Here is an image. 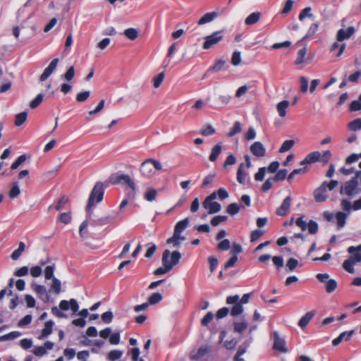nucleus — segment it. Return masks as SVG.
<instances>
[{
    "mask_svg": "<svg viewBox=\"0 0 361 361\" xmlns=\"http://www.w3.org/2000/svg\"><path fill=\"white\" fill-rule=\"evenodd\" d=\"M348 252L350 254V256L344 261L343 267L348 272L353 274L355 271L354 264L361 262V245L356 247H349Z\"/></svg>",
    "mask_w": 361,
    "mask_h": 361,
    "instance_id": "f257e3e1",
    "label": "nucleus"
},
{
    "mask_svg": "<svg viewBox=\"0 0 361 361\" xmlns=\"http://www.w3.org/2000/svg\"><path fill=\"white\" fill-rule=\"evenodd\" d=\"M162 170L161 163L154 159H147L140 165V171L145 178H150L154 176L157 171Z\"/></svg>",
    "mask_w": 361,
    "mask_h": 361,
    "instance_id": "f03ea898",
    "label": "nucleus"
},
{
    "mask_svg": "<svg viewBox=\"0 0 361 361\" xmlns=\"http://www.w3.org/2000/svg\"><path fill=\"white\" fill-rule=\"evenodd\" d=\"M104 194V184L102 182L96 183L89 196L88 202L86 207V211L87 213L91 212V209L95 203H99L102 201Z\"/></svg>",
    "mask_w": 361,
    "mask_h": 361,
    "instance_id": "7ed1b4c3",
    "label": "nucleus"
},
{
    "mask_svg": "<svg viewBox=\"0 0 361 361\" xmlns=\"http://www.w3.org/2000/svg\"><path fill=\"white\" fill-rule=\"evenodd\" d=\"M361 174V171H358L356 172V176L353 177L351 180L345 182L340 190V193L341 195H346L349 197H351L357 193V188L358 185L357 178Z\"/></svg>",
    "mask_w": 361,
    "mask_h": 361,
    "instance_id": "20e7f679",
    "label": "nucleus"
},
{
    "mask_svg": "<svg viewBox=\"0 0 361 361\" xmlns=\"http://www.w3.org/2000/svg\"><path fill=\"white\" fill-rule=\"evenodd\" d=\"M216 198V192H213L209 196H207L202 202V206L204 209H208L209 214H215L221 211V204L214 201Z\"/></svg>",
    "mask_w": 361,
    "mask_h": 361,
    "instance_id": "39448f33",
    "label": "nucleus"
},
{
    "mask_svg": "<svg viewBox=\"0 0 361 361\" xmlns=\"http://www.w3.org/2000/svg\"><path fill=\"white\" fill-rule=\"evenodd\" d=\"M223 32L224 30H218L212 32L208 36H206L202 44V48L204 49H209L220 42L224 38Z\"/></svg>",
    "mask_w": 361,
    "mask_h": 361,
    "instance_id": "423d86ee",
    "label": "nucleus"
},
{
    "mask_svg": "<svg viewBox=\"0 0 361 361\" xmlns=\"http://www.w3.org/2000/svg\"><path fill=\"white\" fill-rule=\"evenodd\" d=\"M111 182L114 185L125 184L128 185L135 193L136 190L135 183L128 174H115L111 178Z\"/></svg>",
    "mask_w": 361,
    "mask_h": 361,
    "instance_id": "0eeeda50",
    "label": "nucleus"
},
{
    "mask_svg": "<svg viewBox=\"0 0 361 361\" xmlns=\"http://www.w3.org/2000/svg\"><path fill=\"white\" fill-rule=\"evenodd\" d=\"M329 275L326 273H319L316 275V278L319 282L325 283V290L327 293H333L338 286L336 281L333 279H329Z\"/></svg>",
    "mask_w": 361,
    "mask_h": 361,
    "instance_id": "6e6552de",
    "label": "nucleus"
},
{
    "mask_svg": "<svg viewBox=\"0 0 361 361\" xmlns=\"http://www.w3.org/2000/svg\"><path fill=\"white\" fill-rule=\"evenodd\" d=\"M59 62L58 58L54 59L48 65V66L44 70L42 74L39 77V81H45L56 70Z\"/></svg>",
    "mask_w": 361,
    "mask_h": 361,
    "instance_id": "1a4fd4ad",
    "label": "nucleus"
},
{
    "mask_svg": "<svg viewBox=\"0 0 361 361\" xmlns=\"http://www.w3.org/2000/svg\"><path fill=\"white\" fill-rule=\"evenodd\" d=\"M274 336V344L273 348L276 350H278L283 353H286L288 352V348L286 346L285 340L282 338L279 337V335L277 331H274L273 334Z\"/></svg>",
    "mask_w": 361,
    "mask_h": 361,
    "instance_id": "9d476101",
    "label": "nucleus"
},
{
    "mask_svg": "<svg viewBox=\"0 0 361 361\" xmlns=\"http://www.w3.org/2000/svg\"><path fill=\"white\" fill-rule=\"evenodd\" d=\"M355 33V28L353 26L348 27L346 30L340 29L336 34V39L338 42H343L350 39Z\"/></svg>",
    "mask_w": 361,
    "mask_h": 361,
    "instance_id": "9b49d317",
    "label": "nucleus"
},
{
    "mask_svg": "<svg viewBox=\"0 0 361 361\" xmlns=\"http://www.w3.org/2000/svg\"><path fill=\"white\" fill-rule=\"evenodd\" d=\"M59 308L61 310L66 311L69 308L73 311V313H75L79 310V305L75 299H71L69 301L66 300H62L59 302Z\"/></svg>",
    "mask_w": 361,
    "mask_h": 361,
    "instance_id": "f8f14e48",
    "label": "nucleus"
},
{
    "mask_svg": "<svg viewBox=\"0 0 361 361\" xmlns=\"http://www.w3.org/2000/svg\"><path fill=\"white\" fill-rule=\"evenodd\" d=\"M32 290L36 293L38 297L44 302H48L50 300V296L43 285L34 284L32 286Z\"/></svg>",
    "mask_w": 361,
    "mask_h": 361,
    "instance_id": "ddd939ff",
    "label": "nucleus"
},
{
    "mask_svg": "<svg viewBox=\"0 0 361 361\" xmlns=\"http://www.w3.org/2000/svg\"><path fill=\"white\" fill-rule=\"evenodd\" d=\"M326 183H322L319 188H317L313 192L314 200L317 202H323L326 201L327 198V189L324 185Z\"/></svg>",
    "mask_w": 361,
    "mask_h": 361,
    "instance_id": "4468645a",
    "label": "nucleus"
},
{
    "mask_svg": "<svg viewBox=\"0 0 361 361\" xmlns=\"http://www.w3.org/2000/svg\"><path fill=\"white\" fill-rule=\"evenodd\" d=\"M290 204L291 197L288 196L283 200L281 205L277 208L276 214L279 216H286L290 210Z\"/></svg>",
    "mask_w": 361,
    "mask_h": 361,
    "instance_id": "2eb2a0df",
    "label": "nucleus"
},
{
    "mask_svg": "<svg viewBox=\"0 0 361 361\" xmlns=\"http://www.w3.org/2000/svg\"><path fill=\"white\" fill-rule=\"evenodd\" d=\"M54 343L51 341H47L44 343L43 346H36L33 349V353L38 357H42L47 354V350H52L54 348Z\"/></svg>",
    "mask_w": 361,
    "mask_h": 361,
    "instance_id": "dca6fc26",
    "label": "nucleus"
},
{
    "mask_svg": "<svg viewBox=\"0 0 361 361\" xmlns=\"http://www.w3.org/2000/svg\"><path fill=\"white\" fill-rule=\"evenodd\" d=\"M251 153L257 157H263L266 155V149L262 142L257 141L250 146Z\"/></svg>",
    "mask_w": 361,
    "mask_h": 361,
    "instance_id": "f3484780",
    "label": "nucleus"
},
{
    "mask_svg": "<svg viewBox=\"0 0 361 361\" xmlns=\"http://www.w3.org/2000/svg\"><path fill=\"white\" fill-rule=\"evenodd\" d=\"M169 250H164L162 255V264L163 267H159L154 271V274L157 276L164 274L171 270V265H168L167 263V255Z\"/></svg>",
    "mask_w": 361,
    "mask_h": 361,
    "instance_id": "a211bd4d",
    "label": "nucleus"
},
{
    "mask_svg": "<svg viewBox=\"0 0 361 361\" xmlns=\"http://www.w3.org/2000/svg\"><path fill=\"white\" fill-rule=\"evenodd\" d=\"M321 153L319 151H314L308 154L305 158L300 162V165L303 166L308 164H312L319 161Z\"/></svg>",
    "mask_w": 361,
    "mask_h": 361,
    "instance_id": "6ab92c4d",
    "label": "nucleus"
},
{
    "mask_svg": "<svg viewBox=\"0 0 361 361\" xmlns=\"http://www.w3.org/2000/svg\"><path fill=\"white\" fill-rule=\"evenodd\" d=\"M219 16L216 11L209 12L203 15L197 21L198 25H203L204 24L211 23Z\"/></svg>",
    "mask_w": 361,
    "mask_h": 361,
    "instance_id": "aec40b11",
    "label": "nucleus"
},
{
    "mask_svg": "<svg viewBox=\"0 0 361 361\" xmlns=\"http://www.w3.org/2000/svg\"><path fill=\"white\" fill-rule=\"evenodd\" d=\"M181 258V254L178 251H173L170 252L169 250V253L167 255V264L171 265V269L176 264H178Z\"/></svg>",
    "mask_w": 361,
    "mask_h": 361,
    "instance_id": "412c9836",
    "label": "nucleus"
},
{
    "mask_svg": "<svg viewBox=\"0 0 361 361\" xmlns=\"http://www.w3.org/2000/svg\"><path fill=\"white\" fill-rule=\"evenodd\" d=\"M209 351V348L207 345L201 346L197 351L192 352L190 355L191 360H198L204 357Z\"/></svg>",
    "mask_w": 361,
    "mask_h": 361,
    "instance_id": "4be33fe9",
    "label": "nucleus"
},
{
    "mask_svg": "<svg viewBox=\"0 0 361 361\" xmlns=\"http://www.w3.org/2000/svg\"><path fill=\"white\" fill-rule=\"evenodd\" d=\"M115 216H106L101 218H98L92 220L91 222V225L92 226H103L108 224H109L114 219Z\"/></svg>",
    "mask_w": 361,
    "mask_h": 361,
    "instance_id": "5701e85b",
    "label": "nucleus"
},
{
    "mask_svg": "<svg viewBox=\"0 0 361 361\" xmlns=\"http://www.w3.org/2000/svg\"><path fill=\"white\" fill-rule=\"evenodd\" d=\"M54 322L52 320H49L45 322L44 327L42 330L41 335L39 336V339H43L49 336L53 330Z\"/></svg>",
    "mask_w": 361,
    "mask_h": 361,
    "instance_id": "b1692460",
    "label": "nucleus"
},
{
    "mask_svg": "<svg viewBox=\"0 0 361 361\" xmlns=\"http://www.w3.org/2000/svg\"><path fill=\"white\" fill-rule=\"evenodd\" d=\"M315 314L314 311L307 312L304 316H302L298 322V326L303 329L309 324Z\"/></svg>",
    "mask_w": 361,
    "mask_h": 361,
    "instance_id": "393cba45",
    "label": "nucleus"
},
{
    "mask_svg": "<svg viewBox=\"0 0 361 361\" xmlns=\"http://www.w3.org/2000/svg\"><path fill=\"white\" fill-rule=\"evenodd\" d=\"M222 151L221 143H218L212 148L211 154L209 157V159L212 162H214L220 155Z\"/></svg>",
    "mask_w": 361,
    "mask_h": 361,
    "instance_id": "a878e982",
    "label": "nucleus"
},
{
    "mask_svg": "<svg viewBox=\"0 0 361 361\" xmlns=\"http://www.w3.org/2000/svg\"><path fill=\"white\" fill-rule=\"evenodd\" d=\"M184 240L185 238L181 236V233L180 232H179V231H178L176 230H174V233H173V236L167 239L166 243L171 244L173 242H175V245H173V247H179V246H180L179 240Z\"/></svg>",
    "mask_w": 361,
    "mask_h": 361,
    "instance_id": "bb28decb",
    "label": "nucleus"
},
{
    "mask_svg": "<svg viewBox=\"0 0 361 361\" xmlns=\"http://www.w3.org/2000/svg\"><path fill=\"white\" fill-rule=\"evenodd\" d=\"M336 219L337 221V228L341 229L345 225L347 214L343 212H338L336 214Z\"/></svg>",
    "mask_w": 361,
    "mask_h": 361,
    "instance_id": "cd10ccee",
    "label": "nucleus"
},
{
    "mask_svg": "<svg viewBox=\"0 0 361 361\" xmlns=\"http://www.w3.org/2000/svg\"><path fill=\"white\" fill-rule=\"evenodd\" d=\"M261 13L259 12H254L250 14L245 20L247 25H252L257 23L260 19Z\"/></svg>",
    "mask_w": 361,
    "mask_h": 361,
    "instance_id": "c85d7f7f",
    "label": "nucleus"
},
{
    "mask_svg": "<svg viewBox=\"0 0 361 361\" xmlns=\"http://www.w3.org/2000/svg\"><path fill=\"white\" fill-rule=\"evenodd\" d=\"M289 106L288 100H283L276 105V109L281 117H285L286 115V109Z\"/></svg>",
    "mask_w": 361,
    "mask_h": 361,
    "instance_id": "c756f323",
    "label": "nucleus"
},
{
    "mask_svg": "<svg viewBox=\"0 0 361 361\" xmlns=\"http://www.w3.org/2000/svg\"><path fill=\"white\" fill-rule=\"evenodd\" d=\"M68 202V197L66 195H63L58 200L55 206L51 204L49 206L48 209L50 210L52 208H54L57 211H60L63 209L65 204Z\"/></svg>",
    "mask_w": 361,
    "mask_h": 361,
    "instance_id": "7c9ffc66",
    "label": "nucleus"
},
{
    "mask_svg": "<svg viewBox=\"0 0 361 361\" xmlns=\"http://www.w3.org/2000/svg\"><path fill=\"white\" fill-rule=\"evenodd\" d=\"M61 288V283L60 280L56 278L52 279L51 286L49 290V293H54L56 295L59 294Z\"/></svg>",
    "mask_w": 361,
    "mask_h": 361,
    "instance_id": "2f4dec72",
    "label": "nucleus"
},
{
    "mask_svg": "<svg viewBox=\"0 0 361 361\" xmlns=\"http://www.w3.org/2000/svg\"><path fill=\"white\" fill-rule=\"evenodd\" d=\"M25 245L23 242H20L18 248L15 250L11 254V258L13 260H17L21 256L23 252L25 251Z\"/></svg>",
    "mask_w": 361,
    "mask_h": 361,
    "instance_id": "473e14b6",
    "label": "nucleus"
},
{
    "mask_svg": "<svg viewBox=\"0 0 361 361\" xmlns=\"http://www.w3.org/2000/svg\"><path fill=\"white\" fill-rule=\"evenodd\" d=\"M123 35L130 40H135L138 37V31L135 28H128L123 32Z\"/></svg>",
    "mask_w": 361,
    "mask_h": 361,
    "instance_id": "72a5a7b5",
    "label": "nucleus"
},
{
    "mask_svg": "<svg viewBox=\"0 0 361 361\" xmlns=\"http://www.w3.org/2000/svg\"><path fill=\"white\" fill-rule=\"evenodd\" d=\"M295 145V141L293 140H285L281 145V147L279 149V153H284L286 152L289 151Z\"/></svg>",
    "mask_w": 361,
    "mask_h": 361,
    "instance_id": "f704fd0d",
    "label": "nucleus"
},
{
    "mask_svg": "<svg viewBox=\"0 0 361 361\" xmlns=\"http://www.w3.org/2000/svg\"><path fill=\"white\" fill-rule=\"evenodd\" d=\"M318 29H319V23H312L308 28L307 33L304 36L302 39H305L310 38V37H313L316 34V32L318 31Z\"/></svg>",
    "mask_w": 361,
    "mask_h": 361,
    "instance_id": "c9c22d12",
    "label": "nucleus"
},
{
    "mask_svg": "<svg viewBox=\"0 0 361 361\" xmlns=\"http://www.w3.org/2000/svg\"><path fill=\"white\" fill-rule=\"evenodd\" d=\"M21 336V333L18 331H11L8 334L0 336V341H11Z\"/></svg>",
    "mask_w": 361,
    "mask_h": 361,
    "instance_id": "e433bc0d",
    "label": "nucleus"
},
{
    "mask_svg": "<svg viewBox=\"0 0 361 361\" xmlns=\"http://www.w3.org/2000/svg\"><path fill=\"white\" fill-rule=\"evenodd\" d=\"M27 114L25 111L20 112L16 115L15 125L16 126H22L27 120Z\"/></svg>",
    "mask_w": 361,
    "mask_h": 361,
    "instance_id": "4c0bfd02",
    "label": "nucleus"
},
{
    "mask_svg": "<svg viewBox=\"0 0 361 361\" xmlns=\"http://www.w3.org/2000/svg\"><path fill=\"white\" fill-rule=\"evenodd\" d=\"M123 351L119 350H112L107 354V359L110 361H116L121 357Z\"/></svg>",
    "mask_w": 361,
    "mask_h": 361,
    "instance_id": "58836bf2",
    "label": "nucleus"
},
{
    "mask_svg": "<svg viewBox=\"0 0 361 361\" xmlns=\"http://www.w3.org/2000/svg\"><path fill=\"white\" fill-rule=\"evenodd\" d=\"M157 195V191L154 188H149L144 194V198L148 202L155 200Z\"/></svg>",
    "mask_w": 361,
    "mask_h": 361,
    "instance_id": "ea45409f",
    "label": "nucleus"
},
{
    "mask_svg": "<svg viewBox=\"0 0 361 361\" xmlns=\"http://www.w3.org/2000/svg\"><path fill=\"white\" fill-rule=\"evenodd\" d=\"M244 164L241 163L237 171V180L240 184H244L246 178V173L244 172Z\"/></svg>",
    "mask_w": 361,
    "mask_h": 361,
    "instance_id": "a19ab883",
    "label": "nucleus"
},
{
    "mask_svg": "<svg viewBox=\"0 0 361 361\" xmlns=\"http://www.w3.org/2000/svg\"><path fill=\"white\" fill-rule=\"evenodd\" d=\"M163 299L162 295L159 293H152L148 298L147 302L149 305H156Z\"/></svg>",
    "mask_w": 361,
    "mask_h": 361,
    "instance_id": "79ce46f5",
    "label": "nucleus"
},
{
    "mask_svg": "<svg viewBox=\"0 0 361 361\" xmlns=\"http://www.w3.org/2000/svg\"><path fill=\"white\" fill-rule=\"evenodd\" d=\"M242 130L241 124L239 121H235L233 126L231 128L230 131L227 134V137H232L236 134L240 133Z\"/></svg>",
    "mask_w": 361,
    "mask_h": 361,
    "instance_id": "37998d69",
    "label": "nucleus"
},
{
    "mask_svg": "<svg viewBox=\"0 0 361 361\" xmlns=\"http://www.w3.org/2000/svg\"><path fill=\"white\" fill-rule=\"evenodd\" d=\"M348 127L352 131H357L361 130V118H358L350 121L348 123Z\"/></svg>",
    "mask_w": 361,
    "mask_h": 361,
    "instance_id": "c03bdc74",
    "label": "nucleus"
},
{
    "mask_svg": "<svg viewBox=\"0 0 361 361\" xmlns=\"http://www.w3.org/2000/svg\"><path fill=\"white\" fill-rule=\"evenodd\" d=\"M189 224V219L185 218L181 221H179L175 226L174 230H176L182 233L188 226Z\"/></svg>",
    "mask_w": 361,
    "mask_h": 361,
    "instance_id": "a18cd8bd",
    "label": "nucleus"
},
{
    "mask_svg": "<svg viewBox=\"0 0 361 361\" xmlns=\"http://www.w3.org/2000/svg\"><path fill=\"white\" fill-rule=\"evenodd\" d=\"M287 173L288 171L286 169H281L276 172L272 178L275 182L282 181L286 179Z\"/></svg>",
    "mask_w": 361,
    "mask_h": 361,
    "instance_id": "49530a36",
    "label": "nucleus"
},
{
    "mask_svg": "<svg viewBox=\"0 0 361 361\" xmlns=\"http://www.w3.org/2000/svg\"><path fill=\"white\" fill-rule=\"evenodd\" d=\"M240 211V206L237 203H231L228 205L226 208V212L230 215H235Z\"/></svg>",
    "mask_w": 361,
    "mask_h": 361,
    "instance_id": "de8ad7c7",
    "label": "nucleus"
},
{
    "mask_svg": "<svg viewBox=\"0 0 361 361\" xmlns=\"http://www.w3.org/2000/svg\"><path fill=\"white\" fill-rule=\"evenodd\" d=\"M306 53H307V50H306V48H305V47L300 49L298 51V55H297V59L295 62V64L299 65V64H302V63L305 62V58Z\"/></svg>",
    "mask_w": 361,
    "mask_h": 361,
    "instance_id": "09e8293b",
    "label": "nucleus"
},
{
    "mask_svg": "<svg viewBox=\"0 0 361 361\" xmlns=\"http://www.w3.org/2000/svg\"><path fill=\"white\" fill-rule=\"evenodd\" d=\"M20 192V188L17 182L13 183L12 187L9 191L8 195L10 198L16 197Z\"/></svg>",
    "mask_w": 361,
    "mask_h": 361,
    "instance_id": "8fccbe9b",
    "label": "nucleus"
},
{
    "mask_svg": "<svg viewBox=\"0 0 361 361\" xmlns=\"http://www.w3.org/2000/svg\"><path fill=\"white\" fill-rule=\"evenodd\" d=\"M243 312V307L241 303H237L233 306L231 310V314L233 317H237L241 314Z\"/></svg>",
    "mask_w": 361,
    "mask_h": 361,
    "instance_id": "3c124183",
    "label": "nucleus"
},
{
    "mask_svg": "<svg viewBox=\"0 0 361 361\" xmlns=\"http://www.w3.org/2000/svg\"><path fill=\"white\" fill-rule=\"evenodd\" d=\"M43 100V94H38L35 99H33L30 103V106L31 109H36L39 106V104L42 102Z\"/></svg>",
    "mask_w": 361,
    "mask_h": 361,
    "instance_id": "603ef678",
    "label": "nucleus"
},
{
    "mask_svg": "<svg viewBox=\"0 0 361 361\" xmlns=\"http://www.w3.org/2000/svg\"><path fill=\"white\" fill-rule=\"evenodd\" d=\"M208 262L209 264L210 272L213 273L218 266V259L214 256H209L208 257Z\"/></svg>",
    "mask_w": 361,
    "mask_h": 361,
    "instance_id": "864d4df0",
    "label": "nucleus"
},
{
    "mask_svg": "<svg viewBox=\"0 0 361 361\" xmlns=\"http://www.w3.org/2000/svg\"><path fill=\"white\" fill-rule=\"evenodd\" d=\"M27 157L25 154L19 156L16 160L11 164V169L15 170L18 169L25 160Z\"/></svg>",
    "mask_w": 361,
    "mask_h": 361,
    "instance_id": "5fc2aeb1",
    "label": "nucleus"
},
{
    "mask_svg": "<svg viewBox=\"0 0 361 361\" xmlns=\"http://www.w3.org/2000/svg\"><path fill=\"white\" fill-rule=\"evenodd\" d=\"M231 62L232 65H233L234 66H237L240 63L241 54L240 51H235L233 53Z\"/></svg>",
    "mask_w": 361,
    "mask_h": 361,
    "instance_id": "6e6d98bb",
    "label": "nucleus"
},
{
    "mask_svg": "<svg viewBox=\"0 0 361 361\" xmlns=\"http://www.w3.org/2000/svg\"><path fill=\"white\" fill-rule=\"evenodd\" d=\"M247 328V324L246 323V322L234 323V331L239 334H242Z\"/></svg>",
    "mask_w": 361,
    "mask_h": 361,
    "instance_id": "4d7b16f0",
    "label": "nucleus"
},
{
    "mask_svg": "<svg viewBox=\"0 0 361 361\" xmlns=\"http://www.w3.org/2000/svg\"><path fill=\"white\" fill-rule=\"evenodd\" d=\"M32 317L31 314H27L24 317H23L21 319H20L18 322V327H23L28 324H30L32 322Z\"/></svg>",
    "mask_w": 361,
    "mask_h": 361,
    "instance_id": "13d9d810",
    "label": "nucleus"
},
{
    "mask_svg": "<svg viewBox=\"0 0 361 361\" xmlns=\"http://www.w3.org/2000/svg\"><path fill=\"white\" fill-rule=\"evenodd\" d=\"M227 219H228L227 216H222V215L216 216L212 219L211 224L213 226H217L221 223L226 221L227 220Z\"/></svg>",
    "mask_w": 361,
    "mask_h": 361,
    "instance_id": "bf43d9fd",
    "label": "nucleus"
},
{
    "mask_svg": "<svg viewBox=\"0 0 361 361\" xmlns=\"http://www.w3.org/2000/svg\"><path fill=\"white\" fill-rule=\"evenodd\" d=\"M264 231L260 229L252 231L250 233V242L253 243L257 241L259 238L264 235Z\"/></svg>",
    "mask_w": 361,
    "mask_h": 361,
    "instance_id": "052dcab7",
    "label": "nucleus"
},
{
    "mask_svg": "<svg viewBox=\"0 0 361 361\" xmlns=\"http://www.w3.org/2000/svg\"><path fill=\"white\" fill-rule=\"evenodd\" d=\"M307 228H308L310 234H316L318 232L319 226L316 221L310 220L307 224Z\"/></svg>",
    "mask_w": 361,
    "mask_h": 361,
    "instance_id": "680f3d73",
    "label": "nucleus"
},
{
    "mask_svg": "<svg viewBox=\"0 0 361 361\" xmlns=\"http://www.w3.org/2000/svg\"><path fill=\"white\" fill-rule=\"evenodd\" d=\"M90 95V91L80 92L78 94H77L75 99L78 102H84L89 98Z\"/></svg>",
    "mask_w": 361,
    "mask_h": 361,
    "instance_id": "e2e57ef3",
    "label": "nucleus"
},
{
    "mask_svg": "<svg viewBox=\"0 0 361 361\" xmlns=\"http://www.w3.org/2000/svg\"><path fill=\"white\" fill-rule=\"evenodd\" d=\"M54 267L53 265L47 266L44 269V277L46 280H50L55 278L54 276Z\"/></svg>",
    "mask_w": 361,
    "mask_h": 361,
    "instance_id": "0e129e2a",
    "label": "nucleus"
},
{
    "mask_svg": "<svg viewBox=\"0 0 361 361\" xmlns=\"http://www.w3.org/2000/svg\"><path fill=\"white\" fill-rule=\"evenodd\" d=\"M215 129L213 128V126L210 124L204 126L202 130L200 133L204 136H209L214 134Z\"/></svg>",
    "mask_w": 361,
    "mask_h": 361,
    "instance_id": "69168bd1",
    "label": "nucleus"
},
{
    "mask_svg": "<svg viewBox=\"0 0 361 361\" xmlns=\"http://www.w3.org/2000/svg\"><path fill=\"white\" fill-rule=\"evenodd\" d=\"M236 163V158L233 154H230L223 164V167L226 169L228 166L233 165Z\"/></svg>",
    "mask_w": 361,
    "mask_h": 361,
    "instance_id": "338daca9",
    "label": "nucleus"
},
{
    "mask_svg": "<svg viewBox=\"0 0 361 361\" xmlns=\"http://www.w3.org/2000/svg\"><path fill=\"white\" fill-rule=\"evenodd\" d=\"M147 245L149 246V247L145 255V257L146 258H151L157 250V245L152 243H148Z\"/></svg>",
    "mask_w": 361,
    "mask_h": 361,
    "instance_id": "774afa93",
    "label": "nucleus"
}]
</instances>
